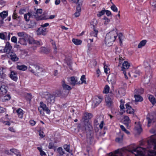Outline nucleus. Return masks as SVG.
<instances>
[{
  "label": "nucleus",
  "mask_w": 156,
  "mask_h": 156,
  "mask_svg": "<svg viewBox=\"0 0 156 156\" xmlns=\"http://www.w3.org/2000/svg\"><path fill=\"white\" fill-rule=\"evenodd\" d=\"M118 36L116 30H113L108 33L105 37V42L108 46H111Z\"/></svg>",
  "instance_id": "obj_1"
},
{
  "label": "nucleus",
  "mask_w": 156,
  "mask_h": 156,
  "mask_svg": "<svg viewBox=\"0 0 156 156\" xmlns=\"http://www.w3.org/2000/svg\"><path fill=\"white\" fill-rule=\"evenodd\" d=\"M146 149L140 147H138L132 150V152L134 154L135 156H144L143 151H145ZM156 156V152L154 151H150L147 156Z\"/></svg>",
  "instance_id": "obj_2"
},
{
  "label": "nucleus",
  "mask_w": 156,
  "mask_h": 156,
  "mask_svg": "<svg viewBox=\"0 0 156 156\" xmlns=\"http://www.w3.org/2000/svg\"><path fill=\"white\" fill-rule=\"evenodd\" d=\"M130 66V64L127 62L124 61L122 64L121 67V70L123 71V73L126 79H128L127 75L130 76V73L128 69Z\"/></svg>",
  "instance_id": "obj_3"
},
{
  "label": "nucleus",
  "mask_w": 156,
  "mask_h": 156,
  "mask_svg": "<svg viewBox=\"0 0 156 156\" xmlns=\"http://www.w3.org/2000/svg\"><path fill=\"white\" fill-rule=\"evenodd\" d=\"M29 70L35 75H37L42 71V68L37 65H30L28 68Z\"/></svg>",
  "instance_id": "obj_4"
},
{
  "label": "nucleus",
  "mask_w": 156,
  "mask_h": 156,
  "mask_svg": "<svg viewBox=\"0 0 156 156\" xmlns=\"http://www.w3.org/2000/svg\"><path fill=\"white\" fill-rule=\"evenodd\" d=\"M23 33V34H27L26 33L24 32H19L17 33V35L20 37L18 39V43L23 45H27L26 39L25 38V36H22V34Z\"/></svg>",
  "instance_id": "obj_5"
},
{
  "label": "nucleus",
  "mask_w": 156,
  "mask_h": 156,
  "mask_svg": "<svg viewBox=\"0 0 156 156\" xmlns=\"http://www.w3.org/2000/svg\"><path fill=\"white\" fill-rule=\"evenodd\" d=\"M38 109L41 114L44 115V114L43 111L46 112L47 114H49L50 112V110L47 107L46 105L42 102L40 103V106L38 108Z\"/></svg>",
  "instance_id": "obj_6"
},
{
  "label": "nucleus",
  "mask_w": 156,
  "mask_h": 156,
  "mask_svg": "<svg viewBox=\"0 0 156 156\" xmlns=\"http://www.w3.org/2000/svg\"><path fill=\"white\" fill-rule=\"evenodd\" d=\"M102 97L101 96H96L94 98L92 104V108H94L98 105L102 101Z\"/></svg>",
  "instance_id": "obj_7"
},
{
  "label": "nucleus",
  "mask_w": 156,
  "mask_h": 156,
  "mask_svg": "<svg viewBox=\"0 0 156 156\" xmlns=\"http://www.w3.org/2000/svg\"><path fill=\"white\" fill-rule=\"evenodd\" d=\"M12 47L11 46L10 43L8 42H7L6 43V44L3 50L4 52L9 54L11 53V52H12Z\"/></svg>",
  "instance_id": "obj_8"
},
{
  "label": "nucleus",
  "mask_w": 156,
  "mask_h": 156,
  "mask_svg": "<svg viewBox=\"0 0 156 156\" xmlns=\"http://www.w3.org/2000/svg\"><path fill=\"white\" fill-rule=\"evenodd\" d=\"M7 87L3 84H1L0 87V96L3 97L6 94Z\"/></svg>",
  "instance_id": "obj_9"
},
{
  "label": "nucleus",
  "mask_w": 156,
  "mask_h": 156,
  "mask_svg": "<svg viewBox=\"0 0 156 156\" xmlns=\"http://www.w3.org/2000/svg\"><path fill=\"white\" fill-rule=\"evenodd\" d=\"M49 19V16L46 12H43V14L40 15L39 17H37V20H46Z\"/></svg>",
  "instance_id": "obj_10"
},
{
  "label": "nucleus",
  "mask_w": 156,
  "mask_h": 156,
  "mask_svg": "<svg viewBox=\"0 0 156 156\" xmlns=\"http://www.w3.org/2000/svg\"><path fill=\"white\" fill-rule=\"evenodd\" d=\"M22 34V36H25V38L26 39L27 42L29 44H33L34 39L32 37L27 34H23V33Z\"/></svg>",
  "instance_id": "obj_11"
},
{
  "label": "nucleus",
  "mask_w": 156,
  "mask_h": 156,
  "mask_svg": "<svg viewBox=\"0 0 156 156\" xmlns=\"http://www.w3.org/2000/svg\"><path fill=\"white\" fill-rule=\"evenodd\" d=\"M47 33L46 29L44 27H40L37 31V33L38 35L42 34L45 35Z\"/></svg>",
  "instance_id": "obj_12"
},
{
  "label": "nucleus",
  "mask_w": 156,
  "mask_h": 156,
  "mask_svg": "<svg viewBox=\"0 0 156 156\" xmlns=\"http://www.w3.org/2000/svg\"><path fill=\"white\" fill-rule=\"evenodd\" d=\"M9 55L12 61L16 62L19 60V58L17 56L15 53L12 52Z\"/></svg>",
  "instance_id": "obj_13"
},
{
  "label": "nucleus",
  "mask_w": 156,
  "mask_h": 156,
  "mask_svg": "<svg viewBox=\"0 0 156 156\" xmlns=\"http://www.w3.org/2000/svg\"><path fill=\"white\" fill-rule=\"evenodd\" d=\"M46 100L48 102L50 103H53L55 101V96L53 95L49 94L47 95Z\"/></svg>",
  "instance_id": "obj_14"
},
{
  "label": "nucleus",
  "mask_w": 156,
  "mask_h": 156,
  "mask_svg": "<svg viewBox=\"0 0 156 156\" xmlns=\"http://www.w3.org/2000/svg\"><path fill=\"white\" fill-rule=\"evenodd\" d=\"M34 18L37 20V17H39L40 15L42 13V10L41 9H38L35 12H32Z\"/></svg>",
  "instance_id": "obj_15"
},
{
  "label": "nucleus",
  "mask_w": 156,
  "mask_h": 156,
  "mask_svg": "<svg viewBox=\"0 0 156 156\" xmlns=\"http://www.w3.org/2000/svg\"><path fill=\"white\" fill-rule=\"evenodd\" d=\"M34 18L32 12H28L24 15V18L26 21H29L30 18Z\"/></svg>",
  "instance_id": "obj_16"
},
{
  "label": "nucleus",
  "mask_w": 156,
  "mask_h": 156,
  "mask_svg": "<svg viewBox=\"0 0 156 156\" xmlns=\"http://www.w3.org/2000/svg\"><path fill=\"white\" fill-rule=\"evenodd\" d=\"M135 129L138 133H140L142 131L141 125L139 122H135Z\"/></svg>",
  "instance_id": "obj_17"
},
{
  "label": "nucleus",
  "mask_w": 156,
  "mask_h": 156,
  "mask_svg": "<svg viewBox=\"0 0 156 156\" xmlns=\"http://www.w3.org/2000/svg\"><path fill=\"white\" fill-rule=\"evenodd\" d=\"M150 141L152 144H153L154 149L156 150V135L152 136Z\"/></svg>",
  "instance_id": "obj_18"
},
{
  "label": "nucleus",
  "mask_w": 156,
  "mask_h": 156,
  "mask_svg": "<svg viewBox=\"0 0 156 156\" xmlns=\"http://www.w3.org/2000/svg\"><path fill=\"white\" fill-rule=\"evenodd\" d=\"M10 77L14 81H16L17 80L16 73L14 71H12L11 72Z\"/></svg>",
  "instance_id": "obj_19"
},
{
  "label": "nucleus",
  "mask_w": 156,
  "mask_h": 156,
  "mask_svg": "<svg viewBox=\"0 0 156 156\" xmlns=\"http://www.w3.org/2000/svg\"><path fill=\"white\" fill-rule=\"evenodd\" d=\"M105 101L106 103V105L108 107H110L112 104V99L108 96H107L106 97Z\"/></svg>",
  "instance_id": "obj_20"
},
{
  "label": "nucleus",
  "mask_w": 156,
  "mask_h": 156,
  "mask_svg": "<svg viewBox=\"0 0 156 156\" xmlns=\"http://www.w3.org/2000/svg\"><path fill=\"white\" fill-rule=\"evenodd\" d=\"M126 108L127 109L126 112L129 114H132L134 112V110L128 104H126Z\"/></svg>",
  "instance_id": "obj_21"
},
{
  "label": "nucleus",
  "mask_w": 156,
  "mask_h": 156,
  "mask_svg": "<svg viewBox=\"0 0 156 156\" xmlns=\"http://www.w3.org/2000/svg\"><path fill=\"white\" fill-rule=\"evenodd\" d=\"M16 68L19 70L25 71L27 69V66L24 65H17L16 66Z\"/></svg>",
  "instance_id": "obj_22"
},
{
  "label": "nucleus",
  "mask_w": 156,
  "mask_h": 156,
  "mask_svg": "<svg viewBox=\"0 0 156 156\" xmlns=\"http://www.w3.org/2000/svg\"><path fill=\"white\" fill-rule=\"evenodd\" d=\"M62 87L64 89L67 90H70L71 89L70 86L66 84L64 80H63L62 81Z\"/></svg>",
  "instance_id": "obj_23"
},
{
  "label": "nucleus",
  "mask_w": 156,
  "mask_h": 156,
  "mask_svg": "<svg viewBox=\"0 0 156 156\" xmlns=\"http://www.w3.org/2000/svg\"><path fill=\"white\" fill-rule=\"evenodd\" d=\"M8 15V12L6 11H3L2 12L0 13V17L2 18V20L1 22H3V20L6 18Z\"/></svg>",
  "instance_id": "obj_24"
},
{
  "label": "nucleus",
  "mask_w": 156,
  "mask_h": 156,
  "mask_svg": "<svg viewBox=\"0 0 156 156\" xmlns=\"http://www.w3.org/2000/svg\"><path fill=\"white\" fill-rule=\"evenodd\" d=\"M98 33V31L94 27V30L90 32V35L91 37H96L97 34Z\"/></svg>",
  "instance_id": "obj_25"
},
{
  "label": "nucleus",
  "mask_w": 156,
  "mask_h": 156,
  "mask_svg": "<svg viewBox=\"0 0 156 156\" xmlns=\"http://www.w3.org/2000/svg\"><path fill=\"white\" fill-rule=\"evenodd\" d=\"M135 101L136 102L141 101L143 100L142 97L139 95L135 94L134 96Z\"/></svg>",
  "instance_id": "obj_26"
},
{
  "label": "nucleus",
  "mask_w": 156,
  "mask_h": 156,
  "mask_svg": "<svg viewBox=\"0 0 156 156\" xmlns=\"http://www.w3.org/2000/svg\"><path fill=\"white\" fill-rule=\"evenodd\" d=\"M119 151L117 150L115 151L114 153L113 154L112 153H109V156H122V154L121 153H119Z\"/></svg>",
  "instance_id": "obj_27"
},
{
  "label": "nucleus",
  "mask_w": 156,
  "mask_h": 156,
  "mask_svg": "<svg viewBox=\"0 0 156 156\" xmlns=\"http://www.w3.org/2000/svg\"><path fill=\"white\" fill-rule=\"evenodd\" d=\"M22 111V110L21 108H19L16 111L18 117L22 119L23 118V113Z\"/></svg>",
  "instance_id": "obj_28"
},
{
  "label": "nucleus",
  "mask_w": 156,
  "mask_h": 156,
  "mask_svg": "<svg viewBox=\"0 0 156 156\" xmlns=\"http://www.w3.org/2000/svg\"><path fill=\"white\" fill-rule=\"evenodd\" d=\"M124 123L126 125H127L130 122L129 117L127 116H125L124 117L123 119Z\"/></svg>",
  "instance_id": "obj_29"
},
{
  "label": "nucleus",
  "mask_w": 156,
  "mask_h": 156,
  "mask_svg": "<svg viewBox=\"0 0 156 156\" xmlns=\"http://www.w3.org/2000/svg\"><path fill=\"white\" fill-rule=\"evenodd\" d=\"M73 42L76 45H79L81 44L82 41L78 39H73L72 40Z\"/></svg>",
  "instance_id": "obj_30"
},
{
  "label": "nucleus",
  "mask_w": 156,
  "mask_h": 156,
  "mask_svg": "<svg viewBox=\"0 0 156 156\" xmlns=\"http://www.w3.org/2000/svg\"><path fill=\"white\" fill-rule=\"evenodd\" d=\"M148 99L152 104H154L156 103L155 99L153 95H150L148 97Z\"/></svg>",
  "instance_id": "obj_31"
},
{
  "label": "nucleus",
  "mask_w": 156,
  "mask_h": 156,
  "mask_svg": "<svg viewBox=\"0 0 156 156\" xmlns=\"http://www.w3.org/2000/svg\"><path fill=\"white\" fill-rule=\"evenodd\" d=\"M3 70L2 69H0V78L4 80L5 78L6 75L4 73Z\"/></svg>",
  "instance_id": "obj_32"
},
{
  "label": "nucleus",
  "mask_w": 156,
  "mask_h": 156,
  "mask_svg": "<svg viewBox=\"0 0 156 156\" xmlns=\"http://www.w3.org/2000/svg\"><path fill=\"white\" fill-rule=\"evenodd\" d=\"M146 42L147 41L146 40L142 41L139 44L138 46V48H142L145 45Z\"/></svg>",
  "instance_id": "obj_33"
},
{
  "label": "nucleus",
  "mask_w": 156,
  "mask_h": 156,
  "mask_svg": "<svg viewBox=\"0 0 156 156\" xmlns=\"http://www.w3.org/2000/svg\"><path fill=\"white\" fill-rule=\"evenodd\" d=\"M66 62L67 64L69 66V69H72V67L71 66L72 64V62L71 61V59L70 58H66Z\"/></svg>",
  "instance_id": "obj_34"
},
{
  "label": "nucleus",
  "mask_w": 156,
  "mask_h": 156,
  "mask_svg": "<svg viewBox=\"0 0 156 156\" xmlns=\"http://www.w3.org/2000/svg\"><path fill=\"white\" fill-rule=\"evenodd\" d=\"M108 78L110 80L111 82L114 83L115 81V76L113 74H110L108 75Z\"/></svg>",
  "instance_id": "obj_35"
},
{
  "label": "nucleus",
  "mask_w": 156,
  "mask_h": 156,
  "mask_svg": "<svg viewBox=\"0 0 156 156\" xmlns=\"http://www.w3.org/2000/svg\"><path fill=\"white\" fill-rule=\"evenodd\" d=\"M50 42L52 45L53 48L54 49V51L56 52L57 48L55 42L53 40H51L50 41Z\"/></svg>",
  "instance_id": "obj_36"
},
{
  "label": "nucleus",
  "mask_w": 156,
  "mask_h": 156,
  "mask_svg": "<svg viewBox=\"0 0 156 156\" xmlns=\"http://www.w3.org/2000/svg\"><path fill=\"white\" fill-rule=\"evenodd\" d=\"M7 36V32L0 33V38L2 39L6 40V36Z\"/></svg>",
  "instance_id": "obj_37"
},
{
  "label": "nucleus",
  "mask_w": 156,
  "mask_h": 156,
  "mask_svg": "<svg viewBox=\"0 0 156 156\" xmlns=\"http://www.w3.org/2000/svg\"><path fill=\"white\" fill-rule=\"evenodd\" d=\"M109 87L108 85H106L105 88L104 90L103 91V93L105 94H107L109 92Z\"/></svg>",
  "instance_id": "obj_38"
},
{
  "label": "nucleus",
  "mask_w": 156,
  "mask_h": 156,
  "mask_svg": "<svg viewBox=\"0 0 156 156\" xmlns=\"http://www.w3.org/2000/svg\"><path fill=\"white\" fill-rule=\"evenodd\" d=\"M76 83V81L75 78L74 77H72L70 78V83L71 85L74 86Z\"/></svg>",
  "instance_id": "obj_39"
},
{
  "label": "nucleus",
  "mask_w": 156,
  "mask_h": 156,
  "mask_svg": "<svg viewBox=\"0 0 156 156\" xmlns=\"http://www.w3.org/2000/svg\"><path fill=\"white\" fill-rule=\"evenodd\" d=\"M41 51L43 53H47L49 52V50L46 48L42 47Z\"/></svg>",
  "instance_id": "obj_40"
},
{
  "label": "nucleus",
  "mask_w": 156,
  "mask_h": 156,
  "mask_svg": "<svg viewBox=\"0 0 156 156\" xmlns=\"http://www.w3.org/2000/svg\"><path fill=\"white\" fill-rule=\"evenodd\" d=\"M57 151L59 154L60 155H63L65 154L64 151H63V149L61 147H59L57 149Z\"/></svg>",
  "instance_id": "obj_41"
},
{
  "label": "nucleus",
  "mask_w": 156,
  "mask_h": 156,
  "mask_svg": "<svg viewBox=\"0 0 156 156\" xmlns=\"http://www.w3.org/2000/svg\"><path fill=\"white\" fill-rule=\"evenodd\" d=\"M81 80V83L86 84L87 82L86 80V79L85 75H82L80 79Z\"/></svg>",
  "instance_id": "obj_42"
},
{
  "label": "nucleus",
  "mask_w": 156,
  "mask_h": 156,
  "mask_svg": "<svg viewBox=\"0 0 156 156\" xmlns=\"http://www.w3.org/2000/svg\"><path fill=\"white\" fill-rule=\"evenodd\" d=\"M118 37L120 44H122V38L123 37V35L122 33H120L118 35Z\"/></svg>",
  "instance_id": "obj_43"
},
{
  "label": "nucleus",
  "mask_w": 156,
  "mask_h": 156,
  "mask_svg": "<svg viewBox=\"0 0 156 156\" xmlns=\"http://www.w3.org/2000/svg\"><path fill=\"white\" fill-rule=\"evenodd\" d=\"M88 119H89L88 118V116H87L86 113H85L84 114L83 117L82 119V121L84 122H86L88 121Z\"/></svg>",
  "instance_id": "obj_44"
},
{
  "label": "nucleus",
  "mask_w": 156,
  "mask_h": 156,
  "mask_svg": "<svg viewBox=\"0 0 156 156\" xmlns=\"http://www.w3.org/2000/svg\"><path fill=\"white\" fill-rule=\"evenodd\" d=\"M37 149L40 152V154L41 156L45 155H46V153L42 150L41 147H37Z\"/></svg>",
  "instance_id": "obj_45"
},
{
  "label": "nucleus",
  "mask_w": 156,
  "mask_h": 156,
  "mask_svg": "<svg viewBox=\"0 0 156 156\" xmlns=\"http://www.w3.org/2000/svg\"><path fill=\"white\" fill-rule=\"evenodd\" d=\"M123 91H124V90L123 89H121L118 90V94L116 95V97H119L120 95L121 96L124 95V94H122L121 93Z\"/></svg>",
  "instance_id": "obj_46"
},
{
  "label": "nucleus",
  "mask_w": 156,
  "mask_h": 156,
  "mask_svg": "<svg viewBox=\"0 0 156 156\" xmlns=\"http://www.w3.org/2000/svg\"><path fill=\"white\" fill-rule=\"evenodd\" d=\"M111 9L114 12H117L118 11L117 8L114 4H113L111 6Z\"/></svg>",
  "instance_id": "obj_47"
},
{
  "label": "nucleus",
  "mask_w": 156,
  "mask_h": 156,
  "mask_svg": "<svg viewBox=\"0 0 156 156\" xmlns=\"http://www.w3.org/2000/svg\"><path fill=\"white\" fill-rule=\"evenodd\" d=\"M105 9L104 10H102L101 11L99 12V13L97 15L98 17H100L102 15H103L105 12Z\"/></svg>",
  "instance_id": "obj_48"
},
{
  "label": "nucleus",
  "mask_w": 156,
  "mask_h": 156,
  "mask_svg": "<svg viewBox=\"0 0 156 156\" xmlns=\"http://www.w3.org/2000/svg\"><path fill=\"white\" fill-rule=\"evenodd\" d=\"M123 136L122 135L121 138L117 137L115 139V141L116 142L120 143L121 142L122 140Z\"/></svg>",
  "instance_id": "obj_49"
},
{
  "label": "nucleus",
  "mask_w": 156,
  "mask_h": 156,
  "mask_svg": "<svg viewBox=\"0 0 156 156\" xmlns=\"http://www.w3.org/2000/svg\"><path fill=\"white\" fill-rule=\"evenodd\" d=\"M11 41L12 42H13L15 44L17 43V38L15 36L12 37L11 38Z\"/></svg>",
  "instance_id": "obj_50"
},
{
  "label": "nucleus",
  "mask_w": 156,
  "mask_h": 156,
  "mask_svg": "<svg viewBox=\"0 0 156 156\" xmlns=\"http://www.w3.org/2000/svg\"><path fill=\"white\" fill-rule=\"evenodd\" d=\"M62 95V92L61 90H58L56 91L55 96V97H60Z\"/></svg>",
  "instance_id": "obj_51"
},
{
  "label": "nucleus",
  "mask_w": 156,
  "mask_h": 156,
  "mask_svg": "<svg viewBox=\"0 0 156 156\" xmlns=\"http://www.w3.org/2000/svg\"><path fill=\"white\" fill-rule=\"evenodd\" d=\"M103 19L105 20L104 24L106 25H107L110 21V20L105 16L103 18Z\"/></svg>",
  "instance_id": "obj_52"
},
{
  "label": "nucleus",
  "mask_w": 156,
  "mask_h": 156,
  "mask_svg": "<svg viewBox=\"0 0 156 156\" xmlns=\"http://www.w3.org/2000/svg\"><path fill=\"white\" fill-rule=\"evenodd\" d=\"M92 126L90 124H88L87 123V125L86 126V127H85V130L90 131V129L91 128H92Z\"/></svg>",
  "instance_id": "obj_53"
},
{
  "label": "nucleus",
  "mask_w": 156,
  "mask_h": 156,
  "mask_svg": "<svg viewBox=\"0 0 156 156\" xmlns=\"http://www.w3.org/2000/svg\"><path fill=\"white\" fill-rule=\"evenodd\" d=\"M4 96V100H9L10 98L11 97L10 96L9 94L7 95H5Z\"/></svg>",
  "instance_id": "obj_54"
},
{
  "label": "nucleus",
  "mask_w": 156,
  "mask_h": 156,
  "mask_svg": "<svg viewBox=\"0 0 156 156\" xmlns=\"http://www.w3.org/2000/svg\"><path fill=\"white\" fill-rule=\"evenodd\" d=\"M64 148L67 152H69V151L70 146L67 144L65 145L64 146Z\"/></svg>",
  "instance_id": "obj_55"
},
{
  "label": "nucleus",
  "mask_w": 156,
  "mask_h": 156,
  "mask_svg": "<svg viewBox=\"0 0 156 156\" xmlns=\"http://www.w3.org/2000/svg\"><path fill=\"white\" fill-rule=\"evenodd\" d=\"M124 60L122 57L119 58V64L118 65V67L120 66L123 63Z\"/></svg>",
  "instance_id": "obj_56"
},
{
  "label": "nucleus",
  "mask_w": 156,
  "mask_h": 156,
  "mask_svg": "<svg viewBox=\"0 0 156 156\" xmlns=\"http://www.w3.org/2000/svg\"><path fill=\"white\" fill-rule=\"evenodd\" d=\"M90 64L94 66H95L97 65V62L95 60H93L91 61Z\"/></svg>",
  "instance_id": "obj_57"
},
{
  "label": "nucleus",
  "mask_w": 156,
  "mask_h": 156,
  "mask_svg": "<svg viewBox=\"0 0 156 156\" xmlns=\"http://www.w3.org/2000/svg\"><path fill=\"white\" fill-rule=\"evenodd\" d=\"M151 4L152 6L154 8H156V1H153L151 2Z\"/></svg>",
  "instance_id": "obj_58"
},
{
  "label": "nucleus",
  "mask_w": 156,
  "mask_h": 156,
  "mask_svg": "<svg viewBox=\"0 0 156 156\" xmlns=\"http://www.w3.org/2000/svg\"><path fill=\"white\" fill-rule=\"evenodd\" d=\"M12 35V33H9L8 34L7 33V36H6V40H9L10 39V35Z\"/></svg>",
  "instance_id": "obj_59"
},
{
  "label": "nucleus",
  "mask_w": 156,
  "mask_h": 156,
  "mask_svg": "<svg viewBox=\"0 0 156 156\" xmlns=\"http://www.w3.org/2000/svg\"><path fill=\"white\" fill-rule=\"evenodd\" d=\"M120 48H118L117 47H116L115 48V53L117 54H118L120 52Z\"/></svg>",
  "instance_id": "obj_60"
},
{
  "label": "nucleus",
  "mask_w": 156,
  "mask_h": 156,
  "mask_svg": "<svg viewBox=\"0 0 156 156\" xmlns=\"http://www.w3.org/2000/svg\"><path fill=\"white\" fill-rule=\"evenodd\" d=\"M5 1L3 0H0V5L2 7L3 6L5 5Z\"/></svg>",
  "instance_id": "obj_61"
},
{
  "label": "nucleus",
  "mask_w": 156,
  "mask_h": 156,
  "mask_svg": "<svg viewBox=\"0 0 156 156\" xmlns=\"http://www.w3.org/2000/svg\"><path fill=\"white\" fill-rule=\"evenodd\" d=\"M76 3L78 4L77 6L81 7L82 4V1L79 2V0H76Z\"/></svg>",
  "instance_id": "obj_62"
},
{
  "label": "nucleus",
  "mask_w": 156,
  "mask_h": 156,
  "mask_svg": "<svg viewBox=\"0 0 156 156\" xmlns=\"http://www.w3.org/2000/svg\"><path fill=\"white\" fill-rule=\"evenodd\" d=\"M147 119L148 121L147 126L149 127L150 126V124L152 122V121L150 118L149 117L147 118Z\"/></svg>",
  "instance_id": "obj_63"
},
{
  "label": "nucleus",
  "mask_w": 156,
  "mask_h": 156,
  "mask_svg": "<svg viewBox=\"0 0 156 156\" xmlns=\"http://www.w3.org/2000/svg\"><path fill=\"white\" fill-rule=\"evenodd\" d=\"M54 147V144L53 143H50L49 144L48 148L50 149L53 148Z\"/></svg>",
  "instance_id": "obj_64"
}]
</instances>
